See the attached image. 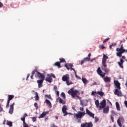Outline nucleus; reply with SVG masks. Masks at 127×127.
<instances>
[{"instance_id":"a19ab883","label":"nucleus","mask_w":127,"mask_h":127,"mask_svg":"<svg viewBox=\"0 0 127 127\" xmlns=\"http://www.w3.org/2000/svg\"><path fill=\"white\" fill-rule=\"evenodd\" d=\"M34 106L36 108V109H38V104L37 103H35Z\"/></svg>"},{"instance_id":"13d9d810","label":"nucleus","mask_w":127,"mask_h":127,"mask_svg":"<svg viewBox=\"0 0 127 127\" xmlns=\"http://www.w3.org/2000/svg\"><path fill=\"white\" fill-rule=\"evenodd\" d=\"M111 45H112V46H116V45H117V44H116V43H112Z\"/></svg>"},{"instance_id":"bf43d9fd","label":"nucleus","mask_w":127,"mask_h":127,"mask_svg":"<svg viewBox=\"0 0 127 127\" xmlns=\"http://www.w3.org/2000/svg\"><path fill=\"white\" fill-rule=\"evenodd\" d=\"M52 77H53V78H56V76H55V75L54 74H52Z\"/></svg>"},{"instance_id":"3c124183","label":"nucleus","mask_w":127,"mask_h":127,"mask_svg":"<svg viewBox=\"0 0 127 127\" xmlns=\"http://www.w3.org/2000/svg\"><path fill=\"white\" fill-rule=\"evenodd\" d=\"M85 61L83 59V60H82V61H81L80 65L83 64L85 63Z\"/></svg>"},{"instance_id":"9b49d317","label":"nucleus","mask_w":127,"mask_h":127,"mask_svg":"<svg viewBox=\"0 0 127 127\" xmlns=\"http://www.w3.org/2000/svg\"><path fill=\"white\" fill-rule=\"evenodd\" d=\"M86 114H87L88 116H89V117H90L91 118H93V119H95V114L89 111L88 108L86 109Z\"/></svg>"},{"instance_id":"6ab92c4d","label":"nucleus","mask_w":127,"mask_h":127,"mask_svg":"<svg viewBox=\"0 0 127 127\" xmlns=\"http://www.w3.org/2000/svg\"><path fill=\"white\" fill-rule=\"evenodd\" d=\"M48 76H49V77L46 78V81L49 82V83H51V82H52V77L50 76L49 74H48Z\"/></svg>"},{"instance_id":"2eb2a0df","label":"nucleus","mask_w":127,"mask_h":127,"mask_svg":"<svg viewBox=\"0 0 127 127\" xmlns=\"http://www.w3.org/2000/svg\"><path fill=\"white\" fill-rule=\"evenodd\" d=\"M48 114H49V112H43L38 117V119H42L46 116V115H48Z\"/></svg>"},{"instance_id":"72a5a7b5","label":"nucleus","mask_w":127,"mask_h":127,"mask_svg":"<svg viewBox=\"0 0 127 127\" xmlns=\"http://www.w3.org/2000/svg\"><path fill=\"white\" fill-rule=\"evenodd\" d=\"M61 96L63 97V99H66V95H65V93L62 92Z\"/></svg>"},{"instance_id":"58836bf2","label":"nucleus","mask_w":127,"mask_h":127,"mask_svg":"<svg viewBox=\"0 0 127 127\" xmlns=\"http://www.w3.org/2000/svg\"><path fill=\"white\" fill-rule=\"evenodd\" d=\"M68 66H69V64H65L64 65V67H65V68H66V69H67V70H70V68H69Z\"/></svg>"},{"instance_id":"39448f33","label":"nucleus","mask_w":127,"mask_h":127,"mask_svg":"<svg viewBox=\"0 0 127 127\" xmlns=\"http://www.w3.org/2000/svg\"><path fill=\"white\" fill-rule=\"evenodd\" d=\"M116 51L118 52L116 53L117 56L118 57H122L123 53H125V52H126V49L124 48V46L122 44L120 48H117L116 49Z\"/></svg>"},{"instance_id":"49530a36","label":"nucleus","mask_w":127,"mask_h":127,"mask_svg":"<svg viewBox=\"0 0 127 127\" xmlns=\"http://www.w3.org/2000/svg\"><path fill=\"white\" fill-rule=\"evenodd\" d=\"M97 122H99V118L96 117L95 118V123H97Z\"/></svg>"},{"instance_id":"bb28decb","label":"nucleus","mask_w":127,"mask_h":127,"mask_svg":"<svg viewBox=\"0 0 127 127\" xmlns=\"http://www.w3.org/2000/svg\"><path fill=\"white\" fill-rule=\"evenodd\" d=\"M35 96L34 97L36 101H38L39 100V96H38V93L36 92H35Z\"/></svg>"},{"instance_id":"4be33fe9","label":"nucleus","mask_w":127,"mask_h":127,"mask_svg":"<svg viewBox=\"0 0 127 127\" xmlns=\"http://www.w3.org/2000/svg\"><path fill=\"white\" fill-rule=\"evenodd\" d=\"M26 117H28V115H27V114L25 113L23 115V117L21 118V121H22L23 123H25V118H26Z\"/></svg>"},{"instance_id":"c03bdc74","label":"nucleus","mask_w":127,"mask_h":127,"mask_svg":"<svg viewBox=\"0 0 127 127\" xmlns=\"http://www.w3.org/2000/svg\"><path fill=\"white\" fill-rule=\"evenodd\" d=\"M53 91H55V92L57 91V86H54Z\"/></svg>"},{"instance_id":"5fc2aeb1","label":"nucleus","mask_w":127,"mask_h":127,"mask_svg":"<svg viewBox=\"0 0 127 127\" xmlns=\"http://www.w3.org/2000/svg\"><path fill=\"white\" fill-rule=\"evenodd\" d=\"M2 6H3V4L1 2H0V8L2 7Z\"/></svg>"},{"instance_id":"e433bc0d","label":"nucleus","mask_w":127,"mask_h":127,"mask_svg":"<svg viewBox=\"0 0 127 127\" xmlns=\"http://www.w3.org/2000/svg\"><path fill=\"white\" fill-rule=\"evenodd\" d=\"M99 48H101V49H105V47L104 46V45H99Z\"/></svg>"},{"instance_id":"ea45409f","label":"nucleus","mask_w":127,"mask_h":127,"mask_svg":"<svg viewBox=\"0 0 127 127\" xmlns=\"http://www.w3.org/2000/svg\"><path fill=\"white\" fill-rule=\"evenodd\" d=\"M112 115L111 116H117V113H116V112L114 111H112Z\"/></svg>"},{"instance_id":"393cba45","label":"nucleus","mask_w":127,"mask_h":127,"mask_svg":"<svg viewBox=\"0 0 127 127\" xmlns=\"http://www.w3.org/2000/svg\"><path fill=\"white\" fill-rule=\"evenodd\" d=\"M116 106L117 110H118V111H121V107L120 106V104L119 103V102H116Z\"/></svg>"},{"instance_id":"5701e85b","label":"nucleus","mask_w":127,"mask_h":127,"mask_svg":"<svg viewBox=\"0 0 127 127\" xmlns=\"http://www.w3.org/2000/svg\"><path fill=\"white\" fill-rule=\"evenodd\" d=\"M95 104L96 106V108H101V105H100V102H99V100H97L95 101Z\"/></svg>"},{"instance_id":"b1692460","label":"nucleus","mask_w":127,"mask_h":127,"mask_svg":"<svg viewBox=\"0 0 127 127\" xmlns=\"http://www.w3.org/2000/svg\"><path fill=\"white\" fill-rule=\"evenodd\" d=\"M14 98V95H8V100L9 102H10V101H11V100H12V99H13Z\"/></svg>"},{"instance_id":"f257e3e1","label":"nucleus","mask_w":127,"mask_h":127,"mask_svg":"<svg viewBox=\"0 0 127 127\" xmlns=\"http://www.w3.org/2000/svg\"><path fill=\"white\" fill-rule=\"evenodd\" d=\"M108 58H109V57L103 54V57L102 61V65L101 66V69L102 71H104L105 72H103L102 70H101L100 67H99L97 70V73L98 74V75H100L102 78H104V77H105L106 75L109 74V72H110V69L107 67V64H106L107 63V60Z\"/></svg>"},{"instance_id":"f03ea898","label":"nucleus","mask_w":127,"mask_h":127,"mask_svg":"<svg viewBox=\"0 0 127 127\" xmlns=\"http://www.w3.org/2000/svg\"><path fill=\"white\" fill-rule=\"evenodd\" d=\"M68 94L70 95L73 98V99H75V97H76L80 102H82V97H79L80 96V92L77 90H74V88H71L68 91Z\"/></svg>"},{"instance_id":"052dcab7","label":"nucleus","mask_w":127,"mask_h":127,"mask_svg":"<svg viewBox=\"0 0 127 127\" xmlns=\"http://www.w3.org/2000/svg\"><path fill=\"white\" fill-rule=\"evenodd\" d=\"M2 108H1V106H0V112H2Z\"/></svg>"},{"instance_id":"4468645a","label":"nucleus","mask_w":127,"mask_h":127,"mask_svg":"<svg viewBox=\"0 0 127 127\" xmlns=\"http://www.w3.org/2000/svg\"><path fill=\"white\" fill-rule=\"evenodd\" d=\"M15 103H13L12 104H11L10 105V108L9 110V114H10V115H12V113H13V106H14Z\"/></svg>"},{"instance_id":"a18cd8bd","label":"nucleus","mask_w":127,"mask_h":127,"mask_svg":"<svg viewBox=\"0 0 127 127\" xmlns=\"http://www.w3.org/2000/svg\"><path fill=\"white\" fill-rule=\"evenodd\" d=\"M55 93H56V95L57 96V97H59V91L57 90L55 91Z\"/></svg>"},{"instance_id":"cd10ccee","label":"nucleus","mask_w":127,"mask_h":127,"mask_svg":"<svg viewBox=\"0 0 127 127\" xmlns=\"http://www.w3.org/2000/svg\"><path fill=\"white\" fill-rule=\"evenodd\" d=\"M55 66H57L59 68H61V64L60 62H56L54 64Z\"/></svg>"},{"instance_id":"6e6552de","label":"nucleus","mask_w":127,"mask_h":127,"mask_svg":"<svg viewBox=\"0 0 127 127\" xmlns=\"http://www.w3.org/2000/svg\"><path fill=\"white\" fill-rule=\"evenodd\" d=\"M93 127V123L92 122L89 123H85L82 124H81L80 127Z\"/></svg>"},{"instance_id":"603ef678","label":"nucleus","mask_w":127,"mask_h":127,"mask_svg":"<svg viewBox=\"0 0 127 127\" xmlns=\"http://www.w3.org/2000/svg\"><path fill=\"white\" fill-rule=\"evenodd\" d=\"M79 110H80V111H81V112H84V108L83 107H80Z\"/></svg>"},{"instance_id":"f704fd0d","label":"nucleus","mask_w":127,"mask_h":127,"mask_svg":"<svg viewBox=\"0 0 127 127\" xmlns=\"http://www.w3.org/2000/svg\"><path fill=\"white\" fill-rule=\"evenodd\" d=\"M34 74H36V71H35V70L32 72V75H31V79H33V75H34Z\"/></svg>"},{"instance_id":"0eeeda50","label":"nucleus","mask_w":127,"mask_h":127,"mask_svg":"<svg viewBox=\"0 0 127 127\" xmlns=\"http://www.w3.org/2000/svg\"><path fill=\"white\" fill-rule=\"evenodd\" d=\"M123 59H126V57L125 56H122V58L121 59H120V62H118V64L120 67V68H122V69H124V63L125 62V61L123 60Z\"/></svg>"},{"instance_id":"4c0bfd02","label":"nucleus","mask_w":127,"mask_h":127,"mask_svg":"<svg viewBox=\"0 0 127 127\" xmlns=\"http://www.w3.org/2000/svg\"><path fill=\"white\" fill-rule=\"evenodd\" d=\"M109 40H110V38H107L105 39L103 41V43H106V42H108V41H109Z\"/></svg>"},{"instance_id":"774afa93","label":"nucleus","mask_w":127,"mask_h":127,"mask_svg":"<svg viewBox=\"0 0 127 127\" xmlns=\"http://www.w3.org/2000/svg\"><path fill=\"white\" fill-rule=\"evenodd\" d=\"M56 119L57 120H58V117H56Z\"/></svg>"},{"instance_id":"69168bd1","label":"nucleus","mask_w":127,"mask_h":127,"mask_svg":"<svg viewBox=\"0 0 127 127\" xmlns=\"http://www.w3.org/2000/svg\"><path fill=\"white\" fill-rule=\"evenodd\" d=\"M94 60L95 59H91L90 62H93Z\"/></svg>"},{"instance_id":"4d7b16f0","label":"nucleus","mask_w":127,"mask_h":127,"mask_svg":"<svg viewBox=\"0 0 127 127\" xmlns=\"http://www.w3.org/2000/svg\"><path fill=\"white\" fill-rule=\"evenodd\" d=\"M70 71H74L75 72V69L73 68V67H70Z\"/></svg>"},{"instance_id":"dca6fc26","label":"nucleus","mask_w":127,"mask_h":127,"mask_svg":"<svg viewBox=\"0 0 127 127\" xmlns=\"http://www.w3.org/2000/svg\"><path fill=\"white\" fill-rule=\"evenodd\" d=\"M104 81L106 83H110V82H111V77L107 76L104 78Z\"/></svg>"},{"instance_id":"473e14b6","label":"nucleus","mask_w":127,"mask_h":127,"mask_svg":"<svg viewBox=\"0 0 127 127\" xmlns=\"http://www.w3.org/2000/svg\"><path fill=\"white\" fill-rule=\"evenodd\" d=\"M45 97H47L48 99H50V100H52V97H51V95L46 94L45 95Z\"/></svg>"},{"instance_id":"412c9836","label":"nucleus","mask_w":127,"mask_h":127,"mask_svg":"<svg viewBox=\"0 0 127 127\" xmlns=\"http://www.w3.org/2000/svg\"><path fill=\"white\" fill-rule=\"evenodd\" d=\"M58 100H59L60 104H63L64 105L66 104V102H65V101H63V99L61 98L60 97H58Z\"/></svg>"},{"instance_id":"c756f323","label":"nucleus","mask_w":127,"mask_h":127,"mask_svg":"<svg viewBox=\"0 0 127 127\" xmlns=\"http://www.w3.org/2000/svg\"><path fill=\"white\" fill-rule=\"evenodd\" d=\"M7 126H9V127H12V122L7 121L6 122Z\"/></svg>"},{"instance_id":"9d476101","label":"nucleus","mask_w":127,"mask_h":127,"mask_svg":"<svg viewBox=\"0 0 127 127\" xmlns=\"http://www.w3.org/2000/svg\"><path fill=\"white\" fill-rule=\"evenodd\" d=\"M62 80L64 82H66L68 80H70V76L68 74H65L62 77Z\"/></svg>"},{"instance_id":"2f4dec72","label":"nucleus","mask_w":127,"mask_h":127,"mask_svg":"<svg viewBox=\"0 0 127 127\" xmlns=\"http://www.w3.org/2000/svg\"><path fill=\"white\" fill-rule=\"evenodd\" d=\"M66 84L67 86H70V85H72V84H73V82H72V81H69V80H66Z\"/></svg>"},{"instance_id":"37998d69","label":"nucleus","mask_w":127,"mask_h":127,"mask_svg":"<svg viewBox=\"0 0 127 127\" xmlns=\"http://www.w3.org/2000/svg\"><path fill=\"white\" fill-rule=\"evenodd\" d=\"M23 127H28V125L24 122L23 123Z\"/></svg>"},{"instance_id":"338daca9","label":"nucleus","mask_w":127,"mask_h":127,"mask_svg":"<svg viewBox=\"0 0 127 127\" xmlns=\"http://www.w3.org/2000/svg\"><path fill=\"white\" fill-rule=\"evenodd\" d=\"M74 74H75V76H76V75H77V73H76V70H75V71H74Z\"/></svg>"},{"instance_id":"7c9ffc66","label":"nucleus","mask_w":127,"mask_h":127,"mask_svg":"<svg viewBox=\"0 0 127 127\" xmlns=\"http://www.w3.org/2000/svg\"><path fill=\"white\" fill-rule=\"evenodd\" d=\"M117 124L120 127H122L123 126L122 125V123L121 122V120L120 118L118 119L117 120Z\"/></svg>"},{"instance_id":"f3484780","label":"nucleus","mask_w":127,"mask_h":127,"mask_svg":"<svg viewBox=\"0 0 127 127\" xmlns=\"http://www.w3.org/2000/svg\"><path fill=\"white\" fill-rule=\"evenodd\" d=\"M91 55H92V54L89 53L88 55V57L85 58L83 60H84V61L85 62H88L91 60Z\"/></svg>"},{"instance_id":"ddd939ff","label":"nucleus","mask_w":127,"mask_h":127,"mask_svg":"<svg viewBox=\"0 0 127 127\" xmlns=\"http://www.w3.org/2000/svg\"><path fill=\"white\" fill-rule=\"evenodd\" d=\"M67 106L66 105H64L63 106L62 112L63 114H64V116H67L68 115V113H67Z\"/></svg>"},{"instance_id":"c85d7f7f","label":"nucleus","mask_w":127,"mask_h":127,"mask_svg":"<svg viewBox=\"0 0 127 127\" xmlns=\"http://www.w3.org/2000/svg\"><path fill=\"white\" fill-rule=\"evenodd\" d=\"M82 81L84 84H88V83H89V81H88L86 78H82Z\"/></svg>"},{"instance_id":"864d4df0","label":"nucleus","mask_w":127,"mask_h":127,"mask_svg":"<svg viewBox=\"0 0 127 127\" xmlns=\"http://www.w3.org/2000/svg\"><path fill=\"white\" fill-rule=\"evenodd\" d=\"M75 77L76 78H77V79H79V80H81V77L78 76L77 75H76Z\"/></svg>"},{"instance_id":"e2e57ef3","label":"nucleus","mask_w":127,"mask_h":127,"mask_svg":"<svg viewBox=\"0 0 127 127\" xmlns=\"http://www.w3.org/2000/svg\"><path fill=\"white\" fill-rule=\"evenodd\" d=\"M80 105H81V106H84V103H83L82 102L80 103Z\"/></svg>"},{"instance_id":"de8ad7c7","label":"nucleus","mask_w":127,"mask_h":127,"mask_svg":"<svg viewBox=\"0 0 127 127\" xmlns=\"http://www.w3.org/2000/svg\"><path fill=\"white\" fill-rule=\"evenodd\" d=\"M111 119L112 123H114L115 121L114 120V117L113 115H111Z\"/></svg>"},{"instance_id":"1a4fd4ad","label":"nucleus","mask_w":127,"mask_h":127,"mask_svg":"<svg viewBox=\"0 0 127 127\" xmlns=\"http://www.w3.org/2000/svg\"><path fill=\"white\" fill-rule=\"evenodd\" d=\"M106 100L104 99L101 102H100V105H101V108H99V111H101L102 109H104L106 107Z\"/></svg>"},{"instance_id":"7ed1b4c3","label":"nucleus","mask_w":127,"mask_h":127,"mask_svg":"<svg viewBox=\"0 0 127 127\" xmlns=\"http://www.w3.org/2000/svg\"><path fill=\"white\" fill-rule=\"evenodd\" d=\"M114 84L116 86V88H117L115 89L114 94L117 95L118 97H122V92L119 90H121V83L119 82V81H114Z\"/></svg>"},{"instance_id":"a878e982","label":"nucleus","mask_w":127,"mask_h":127,"mask_svg":"<svg viewBox=\"0 0 127 127\" xmlns=\"http://www.w3.org/2000/svg\"><path fill=\"white\" fill-rule=\"evenodd\" d=\"M96 94H97V95H99L101 97H103V96L105 95V93L102 91H97L96 92Z\"/></svg>"},{"instance_id":"0e129e2a","label":"nucleus","mask_w":127,"mask_h":127,"mask_svg":"<svg viewBox=\"0 0 127 127\" xmlns=\"http://www.w3.org/2000/svg\"><path fill=\"white\" fill-rule=\"evenodd\" d=\"M112 46H113L112 45H110V46H109V48L110 49H112Z\"/></svg>"},{"instance_id":"20e7f679","label":"nucleus","mask_w":127,"mask_h":127,"mask_svg":"<svg viewBox=\"0 0 127 127\" xmlns=\"http://www.w3.org/2000/svg\"><path fill=\"white\" fill-rule=\"evenodd\" d=\"M86 115V113L85 112H82L81 111H79L77 114H74L73 115L74 118L78 120L77 123H81V119L84 117Z\"/></svg>"},{"instance_id":"680f3d73","label":"nucleus","mask_w":127,"mask_h":127,"mask_svg":"<svg viewBox=\"0 0 127 127\" xmlns=\"http://www.w3.org/2000/svg\"><path fill=\"white\" fill-rule=\"evenodd\" d=\"M30 74H28V75L27 76V79H28L30 77Z\"/></svg>"},{"instance_id":"09e8293b","label":"nucleus","mask_w":127,"mask_h":127,"mask_svg":"<svg viewBox=\"0 0 127 127\" xmlns=\"http://www.w3.org/2000/svg\"><path fill=\"white\" fill-rule=\"evenodd\" d=\"M95 94H97V92H95V91H92V92H91V95H92V96H95Z\"/></svg>"},{"instance_id":"423d86ee","label":"nucleus","mask_w":127,"mask_h":127,"mask_svg":"<svg viewBox=\"0 0 127 127\" xmlns=\"http://www.w3.org/2000/svg\"><path fill=\"white\" fill-rule=\"evenodd\" d=\"M36 74L35 76L36 78H38L39 79H41V80H45V75L43 73H41L38 72L37 70H35Z\"/></svg>"},{"instance_id":"c9c22d12","label":"nucleus","mask_w":127,"mask_h":127,"mask_svg":"<svg viewBox=\"0 0 127 127\" xmlns=\"http://www.w3.org/2000/svg\"><path fill=\"white\" fill-rule=\"evenodd\" d=\"M64 62H66L64 59H60V63H64Z\"/></svg>"},{"instance_id":"aec40b11","label":"nucleus","mask_w":127,"mask_h":127,"mask_svg":"<svg viewBox=\"0 0 127 127\" xmlns=\"http://www.w3.org/2000/svg\"><path fill=\"white\" fill-rule=\"evenodd\" d=\"M103 109L104 114H109V111L110 110V109L109 108V106L105 107Z\"/></svg>"},{"instance_id":"79ce46f5","label":"nucleus","mask_w":127,"mask_h":127,"mask_svg":"<svg viewBox=\"0 0 127 127\" xmlns=\"http://www.w3.org/2000/svg\"><path fill=\"white\" fill-rule=\"evenodd\" d=\"M10 102V101H8V100H7V104H6V108H8V107H9V103Z\"/></svg>"},{"instance_id":"6e6d98bb","label":"nucleus","mask_w":127,"mask_h":127,"mask_svg":"<svg viewBox=\"0 0 127 127\" xmlns=\"http://www.w3.org/2000/svg\"><path fill=\"white\" fill-rule=\"evenodd\" d=\"M68 66L69 67H70V68L72 67H73V64H68Z\"/></svg>"},{"instance_id":"f8f14e48","label":"nucleus","mask_w":127,"mask_h":127,"mask_svg":"<svg viewBox=\"0 0 127 127\" xmlns=\"http://www.w3.org/2000/svg\"><path fill=\"white\" fill-rule=\"evenodd\" d=\"M43 81L44 80L40 79L37 81V83L38 85V88H42L43 87Z\"/></svg>"},{"instance_id":"a211bd4d","label":"nucleus","mask_w":127,"mask_h":127,"mask_svg":"<svg viewBox=\"0 0 127 127\" xmlns=\"http://www.w3.org/2000/svg\"><path fill=\"white\" fill-rule=\"evenodd\" d=\"M45 103L47 104L48 107H49L50 108H52V104H51L50 101H49L48 99H46Z\"/></svg>"},{"instance_id":"8fccbe9b","label":"nucleus","mask_w":127,"mask_h":127,"mask_svg":"<svg viewBox=\"0 0 127 127\" xmlns=\"http://www.w3.org/2000/svg\"><path fill=\"white\" fill-rule=\"evenodd\" d=\"M32 120L33 122H36V118L35 117L32 118Z\"/></svg>"}]
</instances>
